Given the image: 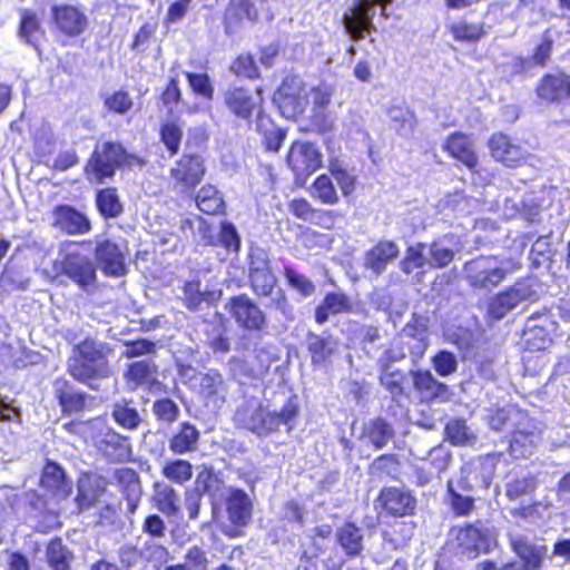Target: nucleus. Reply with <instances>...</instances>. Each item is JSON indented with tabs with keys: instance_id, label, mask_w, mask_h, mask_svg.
<instances>
[{
	"instance_id": "79ce46f5",
	"label": "nucleus",
	"mask_w": 570,
	"mask_h": 570,
	"mask_svg": "<svg viewBox=\"0 0 570 570\" xmlns=\"http://www.w3.org/2000/svg\"><path fill=\"white\" fill-rule=\"evenodd\" d=\"M414 389L428 400H434L448 394L446 384L438 381L429 370L412 371Z\"/></svg>"
},
{
	"instance_id": "4be33fe9",
	"label": "nucleus",
	"mask_w": 570,
	"mask_h": 570,
	"mask_svg": "<svg viewBox=\"0 0 570 570\" xmlns=\"http://www.w3.org/2000/svg\"><path fill=\"white\" fill-rule=\"evenodd\" d=\"M96 448L111 463H125L132 460L130 438L111 428L99 436Z\"/></svg>"
},
{
	"instance_id": "774afa93",
	"label": "nucleus",
	"mask_w": 570,
	"mask_h": 570,
	"mask_svg": "<svg viewBox=\"0 0 570 570\" xmlns=\"http://www.w3.org/2000/svg\"><path fill=\"white\" fill-rule=\"evenodd\" d=\"M115 480L124 497L141 494L140 478L131 468H119L115 471Z\"/></svg>"
},
{
	"instance_id": "9b49d317",
	"label": "nucleus",
	"mask_w": 570,
	"mask_h": 570,
	"mask_svg": "<svg viewBox=\"0 0 570 570\" xmlns=\"http://www.w3.org/2000/svg\"><path fill=\"white\" fill-rule=\"evenodd\" d=\"M205 175V159L196 153H184L169 169V177L174 187L187 195L195 193Z\"/></svg>"
},
{
	"instance_id": "58836bf2",
	"label": "nucleus",
	"mask_w": 570,
	"mask_h": 570,
	"mask_svg": "<svg viewBox=\"0 0 570 570\" xmlns=\"http://www.w3.org/2000/svg\"><path fill=\"white\" fill-rule=\"evenodd\" d=\"M389 118L396 135L403 138H410L419 125L414 110L409 106L390 107Z\"/></svg>"
},
{
	"instance_id": "338daca9",
	"label": "nucleus",
	"mask_w": 570,
	"mask_h": 570,
	"mask_svg": "<svg viewBox=\"0 0 570 570\" xmlns=\"http://www.w3.org/2000/svg\"><path fill=\"white\" fill-rule=\"evenodd\" d=\"M307 98L308 94L302 92L301 95H294L286 98H277L274 101L284 117L297 118L306 110L308 105Z\"/></svg>"
},
{
	"instance_id": "f257e3e1",
	"label": "nucleus",
	"mask_w": 570,
	"mask_h": 570,
	"mask_svg": "<svg viewBox=\"0 0 570 570\" xmlns=\"http://www.w3.org/2000/svg\"><path fill=\"white\" fill-rule=\"evenodd\" d=\"M375 509L379 517L393 520L382 532L384 540L395 547L407 544L416 527L415 522L404 520L415 515L417 510L413 491L397 485L383 487L375 499Z\"/></svg>"
},
{
	"instance_id": "423d86ee",
	"label": "nucleus",
	"mask_w": 570,
	"mask_h": 570,
	"mask_svg": "<svg viewBox=\"0 0 570 570\" xmlns=\"http://www.w3.org/2000/svg\"><path fill=\"white\" fill-rule=\"evenodd\" d=\"M222 101L227 111L236 119L252 122L255 117L264 115V98L259 87L229 85L222 92Z\"/></svg>"
},
{
	"instance_id": "2f4dec72",
	"label": "nucleus",
	"mask_w": 570,
	"mask_h": 570,
	"mask_svg": "<svg viewBox=\"0 0 570 570\" xmlns=\"http://www.w3.org/2000/svg\"><path fill=\"white\" fill-rule=\"evenodd\" d=\"M525 293L513 286L495 294L488 304L487 314L492 320L503 318L510 311L525 299Z\"/></svg>"
},
{
	"instance_id": "aec40b11",
	"label": "nucleus",
	"mask_w": 570,
	"mask_h": 570,
	"mask_svg": "<svg viewBox=\"0 0 570 570\" xmlns=\"http://www.w3.org/2000/svg\"><path fill=\"white\" fill-rule=\"evenodd\" d=\"M510 549L520 560L518 570H541L548 558V547L530 540L525 535H515L510 539Z\"/></svg>"
},
{
	"instance_id": "5701e85b",
	"label": "nucleus",
	"mask_w": 570,
	"mask_h": 570,
	"mask_svg": "<svg viewBox=\"0 0 570 570\" xmlns=\"http://www.w3.org/2000/svg\"><path fill=\"white\" fill-rule=\"evenodd\" d=\"M264 0H229L224 13L223 26L227 33L234 32L244 21L252 23L259 19L258 3Z\"/></svg>"
},
{
	"instance_id": "f3484780",
	"label": "nucleus",
	"mask_w": 570,
	"mask_h": 570,
	"mask_svg": "<svg viewBox=\"0 0 570 570\" xmlns=\"http://www.w3.org/2000/svg\"><path fill=\"white\" fill-rule=\"evenodd\" d=\"M541 439V431L535 423L530 419H524L511 432L508 453L515 460L527 459L534 453Z\"/></svg>"
},
{
	"instance_id": "7ed1b4c3",
	"label": "nucleus",
	"mask_w": 570,
	"mask_h": 570,
	"mask_svg": "<svg viewBox=\"0 0 570 570\" xmlns=\"http://www.w3.org/2000/svg\"><path fill=\"white\" fill-rule=\"evenodd\" d=\"M111 353L112 348L108 343L86 336L72 346L67 361V372L76 382L91 387L92 382L110 376Z\"/></svg>"
},
{
	"instance_id": "393cba45",
	"label": "nucleus",
	"mask_w": 570,
	"mask_h": 570,
	"mask_svg": "<svg viewBox=\"0 0 570 570\" xmlns=\"http://www.w3.org/2000/svg\"><path fill=\"white\" fill-rule=\"evenodd\" d=\"M55 397L63 415L81 413L87 407V393L77 391L73 384L60 376L53 381Z\"/></svg>"
},
{
	"instance_id": "6e6d98bb",
	"label": "nucleus",
	"mask_w": 570,
	"mask_h": 570,
	"mask_svg": "<svg viewBox=\"0 0 570 570\" xmlns=\"http://www.w3.org/2000/svg\"><path fill=\"white\" fill-rule=\"evenodd\" d=\"M184 76L194 96L212 101L215 96L213 81L207 72L185 71Z\"/></svg>"
},
{
	"instance_id": "e433bc0d",
	"label": "nucleus",
	"mask_w": 570,
	"mask_h": 570,
	"mask_svg": "<svg viewBox=\"0 0 570 570\" xmlns=\"http://www.w3.org/2000/svg\"><path fill=\"white\" fill-rule=\"evenodd\" d=\"M157 372L156 364L147 361H135L127 365L124 377L127 384L132 385V389L145 385L151 387L157 382Z\"/></svg>"
},
{
	"instance_id": "20e7f679",
	"label": "nucleus",
	"mask_w": 570,
	"mask_h": 570,
	"mask_svg": "<svg viewBox=\"0 0 570 570\" xmlns=\"http://www.w3.org/2000/svg\"><path fill=\"white\" fill-rule=\"evenodd\" d=\"M146 164L144 157L129 153L120 141L107 140L94 148L82 170L90 184L102 185L112 180L118 169H140Z\"/></svg>"
},
{
	"instance_id": "864d4df0",
	"label": "nucleus",
	"mask_w": 570,
	"mask_h": 570,
	"mask_svg": "<svg viewBox=\"0 0 570 570\" xmlns=\"http://www.w3.org/2000/svg\"><path fill=\"white\" fill-rule=\"evenodd\" d=\"M229 70L237 78H244L248 80H257L261 78L259 67L255 56L250 52H242L237 55L232 60Z\"/></svg>"
},
{
	"instance_id": "4c0bfd02",
	"label": "nucleus",
	"mask_w": 570,
	"mask_h": 570,
	"mask_svg": "<svg viewBox=\"0 0 570 570\" xmlns=\"http://www.w3.org/2000/svg\"><path fill=\"white\" fill-rule=\"evenodd\" d=\"M276 285L277 278L267 263L250 268L249 287L258 298L271 297Z\"/></svg>"
},
{
	"instance_id": "c756f323",
	"label": "nucleus",
	"mask_w": 570,
	"mask_h": 570,
	"mask_svg": "<svg viewBox=\"0 0 570 570\" xmlns=\"http://www.w3.org/2000/svg\"><path fill=\"white\" fill-rule=\"evenodd\" d=\"M198 394L206 405L209 403H224L226 401L227 384L223 374L216 368H210L203 373L199 379Z\"/></svg>"
},
{
	"instance_id": "a211bd4d",
	"label": "nucleus",
	"mask_w": 570,
	"mask_h": 570,
	"mask_svg": "<svg viewBox=\"0 0 570 570\" xmlns=\"http://www.w3.org/2000/svg\"><path fill=\"white\" fill-rule=\"evenodd\" d=\"M487 147L494 161L509 168L520 166L527 158V151L523 147L503 131L491 134Z\"/></svg>"
},
{
	"instance_id": "39448f33",
	"label": "nucleus",
	"mask_w": 570,
	"mask_h": 570,
	"mask_svg": "<svg viewBox=\"0 0 570 570\" xmlns=\"http://www.w3.org/2000/svg\"><path fill=\"white\" fill-rule=\"evenodd\" d=\"M454 551L462 559L474 560L498 546L493 531L482 521L469 522L453 529Z\"/></svg>"
},
{
	"instance_id": "3c124183",
	"label": "nucleus",
	"mask_w": 570,
	"mask_h": 570,
	"mask_svg": "<svg viewBox=\"0 0 570 570\" xmlns=\"http://www.w3.org/2000/svg\"><path fill=\"white\" fill-rule=\"evenodd\" d=\"M537 475L529 473L523 476H517L505 484V498L509 501H517L522 497L532 495L538 489Z\"/></svg>"
},
{
	"instance_id": "a878e982",
	"label": "nucleus",
	"mask_w": 570,
	"mask_h": 570,
	"mask_svg": "<svg viewBox=\"0 0 570 570\" xmlns=\"http://www.w3.org/2000/svg\"><path fill=\"white\" fill-rule=\"evenodd\" d=\"M95 257L106 276L121 277L127 274L125 256L116 243L109 239L98 243Z\"/></svg>"
},
{
	"instance_id": "412c9836",
	"label": "nucleus",
	"mask_w": 570,
	"mask_h": 570,
	"mask_svg": "<svg viewBox=\"0 0 570 570\" xmlns=\"http://www.w3.org/2000/svg\"><path fill=\"white\" fill-rule=\"evenodd\" d=\"M288 212L296 218L323 229L332 230L340 214L335 210L314 207L306 198L297 197L288 202Z\"/></svg>"
},
{
	"instance_id": "8fccbe9b",
	"label": "nucleus",
	"mask_w": 570,
	"mask_h": 570,
	"mask_svg": "<svg viewBox=\"0 0 570 570\" xmlns=\"http://www.w3.org/2000/svg\"><path fill=\"white\" fill-rule=\"evenodd\" d=\"M193 464L188 460L173 459L161 466V475L171 483L183 485L193 478Z\"/></svg>"
},
{
	"instance_id": "ea45409f",
	"label": "nucleus",
	"mask_w": 570,
	"mask_h": 570,
	"mask_svg": "<svg viewBox=\"0 0 570 570\" xmlns=\"http://www.w3.org/2000/svg\"><path fill=\"white\" fill-rule=\"evenodd\" d=\"M151 504L166 517H176L179 512L178 494L171 485L166 483H154Z\"/></svg>"
},
{
	"instance_id": "ddd939ff",
	"label": "nucleus",
	"mask_w": 570,
	"mask_h": 570,
	"mask_svg": "<svg viewBox=\"0 0 570 570\" xmlns=\"http://www.w3.org/2000/svg\"><path fill=\"white\" fill-rule=\"evenodd\" d=\"M534 318H538L539 323L523 332L522 361L524 363L529 361V354L544 352L553 344L552 333L558 327V323L548 313L533 314L531 320Z\"/></svg>"
},
{
	"instance_id": "09e8293b",
	"label": "nucleus",
	"mask_w": 570,
	"mask_h": 570,
	"mask_svg": "<svg viewBox=\"0 0 570 570\" xmlns=\"http://www.w3.org/2000/svg\"><path fill=\"white\" fill-rule=\"evenodd\" d=\"M224 482L217 475L212 466H203L197 473L194 485V494L199 497L208 495L209 501L212 498H217L216 493L223 488Z\"/></svg>"
},
{
	"instance_id": "49530a36",
	"label": "nucleus",
	"mask_w": 570,
	"mask_h": 570,
	"mask_svg": "<svg viewBox=\"0 0 570 570\" xmlns=\"http://www.w3.org/2000/svg\"><path fill=\"white\" fill-rule=\"evenodd\" d=\"M363 435L375 450H381L394 438V430L383 417H375L364 426Z\"/></svg>"
},
{
	"instance_id": "c9c22d12",
	"label": "nucleus",
	"mask_w": 570,
	"mask_h": 570,
	"mask_svg": "<svg viewBox=\"0 0 570 570\" xmlns=\"http://www.w3.org/2000/svg\"><path fill=\"white\" fill-rule=\"evenodd\" d=\"M256 130L262 136V142L266 151L277 153L286 138V130L276 126L272 118L264 114L256 120Z\"/></svg>"
},
{
	"instance_id": "f704fd0d",
	"label": "nucleus",
	"mask_w": 570,
	"mask_h": 570,
	"mask_svg": "<svg viewBox=\"0 0 570 570\" xmlns=\"http://www.w3.org/2000/svg\"><path fill=\"white\" fill-rule=\"evenodd\" d=\"M18 33L28 45L35 49L40 48L41 41L46 38V30L37 12L31 9L20 11Z\"/></svg>"
},
{
	"instance_id": "e2e57ef3",
	"label": "nucleus",
	"mask_w": 570,
	"mask_h": 570,
	"mask_svg": "<svg viewBox=\"0 0 570 570\" xmlns=\"http://www.w3.org/2000/svg\"><path fill=\"white\" fill-rule=\"evenodd\" d=\"M283 275L287 285L296 291L302 297H309L315 294L316 285L306 275L297 272L293 266L286 265Z\"/></svg>"
},
{
	"instance_id": "72a5a7b5",
	"label": "nucleus",
	"mask_w": 570,
	"mask_h": 570,
	"mask_svg": "<svg viewBox=\"0 0 570 570\" xmlns=\"http://www.w3.org/2000/svg\"><path fill=\"white\" fill-rule=\"evenodd\" d=\"M199 438L200 433L194 424L183 422L169 438L168 448L175 455L190 453L197 449Z\"/></svg>"
},
{
	"instance_id": "c03bdc74",
	"label": "nucleus",
	"mask_w": 570,
	"mask_h": 570,
	"mask_svg": "<svg viewBox=\"0 0 570 570\" xmlns=\"http://www.w3.org/2000/svg\"><path fill=\"white\" fill-rule=\"evenodd\" d=\"M195 202L198 209L205 215L215 216L225 213L223 196L212 184H206L199 188L195 195Z\"/></svg>"
},
{
	"instance_id": "0eeeda50",
	"label": "nucleus",
	"mask_w": 570,
	"mask_h": 570,
	"mask_svg": "<svg viewBox=\"0 0 570 570\" xmlns=\"http://www.w3.org/2000/svg\"><path fill=\"white\" fill-rule=\"evenodd\" d=\"M441 148L455 166L466 169L473 176L481 174V156L472 134L454 130L445 136Z\"/></svg>"
},
{
	"instance_id": "473e14b6",
	"label": "nucleus",
	"mask_w": 570,
	"mask_h": 570,
	"mask_svg": "<svg viewBox=\"0 0 570 570\" xmlns=\"http://www.w3.org/2000/svg\"><path fill=\"white\" fill-rule=\"evenodd\" d=\"M379 372V382L392 400L400 401L410 396V382L406 372L400 368H387L386 366Z\"/></svg>"
},
{
	"instance_id": "2eb2a0df",
	"label": "nucleus",
	"mask_w": 570,
	"mask_h": 570,
	"mask_svg": "<svg viewBox=\"0 0 570 570\" xmlns=\"http://www.w3.org/2000/svg\"><path fill=\"white\" fill-rule=\"evenodd\" d=\"M309 95L312 96V110L304 130L321 135L330 132L333 129V121L326 110L334 95V88L322 82L313 86L309 89Z\"/></svg>"
},
{
	"instance_id": "4d7b16f0",
	"label": "nucleus",
	"mask_w": 570,
	"mask_h": 570,
	"mask_svg": "<svg viewBox=\"0 0 570 570\" xmlns=\"http://www.w3.org/2000/svg\"><path fill=\"white\" fill-rule=\"evenodd\" d=\"M312 196L324 205H336L340 200L336 188L326 174L318 175L312 183Z\"/></svg>"
},
{
	"instance_id": "cd10ccee",
	"label": "nucleus",
	"mask_w": 570,
	"mask_h": 570,
	"mask_svg": "<svg viewBox=\"0 0 570 570\" xmlns=\"http://www.w3.org/2000/svg\"><path fill=\"white\" fill-rule=\"evenodd\" d=\"M535 94L539 99L550 104L570 98L568 73H544L537 83Z\"/></svg>"
},
{
	"instance_id": "6e6552de",
	"label": "nucleus",
	"mask_w": 570,
	"mask_h": 570,
	"mask_svg": "<svg viewBox=\"0 0 570 570\" xmlns=\"http://www.w3.org/2000/svg\"><path fill=\"white\" fill-rule=\"evenodd\" d=\"M464 278L474 291L490 292L507 277V271L497 266L495 257L480 255L464 263Z\"/></svg>"
},
{
	"instance_id": "13d9d810",
	"label": "nucleus",
	"mask_w": 570,
	"mask_h": 570,
	"mask_svg": "<svg viewBox=\"0 0 570 570\" xmlns=\"http://www.w3.org/2000/svg\"><path fill=\"white\" fill-rule=\"evenodd\" d=\"M157 28V22L146 21L135 32L129 48L136 56L145 57L147 55L156 37Z\"/></svg>"
},
{
	"instance_id": "9d476101",
	"label": "nucleus",
	"mask_w": 570,
	"mask_h": 570,
	"mask_svg": "<svg viewBox=\"0 0 570 570\" xmlns=\"http://www.w3.org/2000/svg\"><path fill=\"white\" fill-rule=\"evenodd\" d=\"M225 309L243 331L262 333L267 328L265 312L245 293L230 296L225 304Z\"/></svg>"
},
{
	"instance_id": "bb28decb",
	"label": "nucleus",
	"mask_w": 570,
	"mask_h": 570,
	"mask_svg": "<svg viewBox=\"0 0 570 570\" xmlns=\"http://www.w3.org/2000/svg\"><path fill=\"white\" fill-rule=\"evenodd\" d=\"M107 491V481L104 476L95 473H83L77 484L75 498L79 511L94 507Z\"/></svg>"
},
{
	"instance_id": "c85d7f7f",
	"label": "nucleus",
	"mask_w": 570,
	"mask_h": 570,
	"mask_svg": "<svg viewBox=\"0 0 570 570\" xmlns=\"http://www.w3.org/2000/svg\"><path fill=\"white\" fill-rule=\"evenodd\" d=\"M353 302L345 292H327L314 309V320L318 325L325 324L331 315L350 314Z\"/></svg>"
},
{
	"instance_id": "680f3d73",
	"label": "nucleus",
	"mask_w": 570,
	"mask_h": 570,
	"mask_svg": "<svg viewBox=\"0 0 570 570\" xmlns=\"http://www.w3.org/2000/svg\"><path fill=\"white\" fill-rule=\"evenodd\" d=\"M449 32L455 41L460 42H476L485 35L482 23L466 21H459L450 24Z\"/></svg>"
},
{
	"instance_id": "f8f14e48",
	"label": "nucleus",
	"mask_w": 570,
	"mask_h": 570,
	"mask_svg": "<svg viewBox=\"0 0 570 570\" xmlns=\"http://www.w3.org/2000/svg\"><path fill=\"white\" fill-rule=\"evenodd\" d=\"M286 163L295 179H306L322 167V154L309 141L294 140L287 151Z\"/></svg>"
},
{
	"instance_id": "69168bd1",
	"label": "nucleus",
	"mask_w": 570,
	"mask_h": 570,
	"mask_svg": "<svg viewBox=\"0 0 570 570\" xmlns=\"http://www.w3.org/2000/svg\"><path fill=\"white\" fill-rule=\"evenodd\" d=\"M330 343L328 338H324L315 333L307 334V351L313 365L323 364L331 357L333 348L330 346Z\"/></svg>"
},
{
	"instance_id": "b1692460",
	"label": "nucleus",
	"mask_w": 570,
	"mask_h": 570,
	"mask_svg": "<svg viewBox=\"0 0 570 570\" xmlns=\"http://www.w3.org/2000/svg\"><path fill=\"white\" fill-rule=\"evenodd\" d=\"M373 16L374 13L371 12V8L366 7V3L357 1L345 10L342 18L343 24L353 40H363L365 33L374 30Z\"/></svg>"
},
{
	"instance_id": "603ef678",
	"label": "nucleus",
	"mask_w": 570,
	"mask_h": 570,
	"mask_svg": "<svg viewBox=\"0 0 570 570\" xmlns=\"http://www.w3.org/2000/svg\"><path fill=\"white\" fill-rule=\"evenodd\" d=\"M446 441L454 446H464L475 441V435L470 431L463 419H451L444 426Z\"/></svg>"
},
{
	"instance_id": "052dcab7",
	"label": "nucleus",
	"mask_w": 570,
	"mask_h": 570,
	"mask_svg": "<svg viewBox=\"0 0 570 570\" xmlns=\"http://www.w3.org/2000/svg\"><path fill=\"white\" fill-rule=\"evenodd\" d=\"M159 140L165 146L169 156L177 155L183 140V129L179 124L173 120H166L160 124Z\"/></svg>"
},
{
	"instance_id": "4468645a",
	"label": "nucleus",
	"mask_w": 570,
	"mask_h": 570,
	"mask_svg": "<svg viewBox=\"0 0 570 570\" xmlns=\"http://www.w3.org/2000/svg\"><path fill=\"white\" fill-rule=\"evenodd\" d=\"M55 276H66L80 288L94 285L97 279L94 263L79 253H66L60 261L53 263Z\"/></svg>"
},
{
	"instance_id": "7c9ffc66",
	"label": "nucleus",
	"mask_w": 570,
	"mask_h": 570,
	"mask_svg": "<svg viewBox=\"0 0 570 570\" xmlns=\"http://www.w3.org/2000/svg\"><path fill=\"white\" fill-rule=\"evenodd\" d=\"M400 255V248L393 240H380L365 254V266L381 275L390 263Z\"/></svg>"
},
{
	"instance_id": "de8ad7c7",
	"label": "nucleus",
	"mask_w": 570,
	"mask_h": 570,
	"mask_svg": "<svg viewBox=\"0 0 570 570\" xmlns=\"http://www.w3.org/2000/svg\"><path fill=\"white\" fill-rule=\"evenodd\" d=\"M45 554L51 570H70L72 553L60 538L56 537L48 542Z\"/></svg>"
},
{
	"instance_id": "1a4fd4ad",
	"label": "nucleus",
	"mask_w": 570,
	"mask_h": 570,
	"mask_svg": "<svg viewBox=\"0 0 570 570\" xmlns=\"http://www.w3.org/2000/svg\"><path fill=\"white\" fill-rule=\"evenodd\" d=\"M50 22L56 36L66 40L81 37L89 27L85 10L72 3L53 4L50 9Z\"/></svg>"
},
{
	"instance_id": "5fc2aeb1",
	"label": "nucleus",
	"mask_w": 570,
	"mask_h": 570,
	"mask_svg": "<svg viewBox=\"0 0 570 570\" xmlns=\"http://www.w3.org/2000/svg\"><path fill=\"white\" fill-rule=\"evenodd\" d=\"M401 462L396 454L384 453L374 459L370 465L372 474L381 479L397 480Z\"/></svg>"
},
{
	"instance_id": "dca6fc26",
	"label": "nucleus",
	"mask_w": 570,
	"mask_h": 570,
	"mask_svg": "<svg viewBox=\"0 0 570 570\" xmlns=\"http://www.w3.org/2000/svg\"><path fill=\"white\" fill-rule=\"evenodd\" d=\"M40 489L52 500H67L72 493V482L65 468L58 462L47 459L39 478Z\"/></svg>"
},
{
	"instance_id": "37998d69",
	"label": "nucleus",
	"mask_w": 570,
	"mask_h": 570,
	"mask_svg": "<svg viewBox=\"0 0 570 570\" xmlns=\"http://www.w3.org/2000/svg\"><path fill=\"white\" fill-rule=\"evenodd\" d=\"M132 403V400L122 399L115 402L111 407L114 422L121 429L128 431L137 430L142 423V417Z\"/></svg>"
},
{
	"instance_id": "0e129e2a",
	"label": "nucleus",
	"mask_w": 570,
	"mask_h": 570,
	"mask_svg": "<svg viewBox=\"0 0 570 570\" xmlns=\"http://www.w3.org/2000/svg\"><path fill=\"white\" fill-rule=\"evenodd\" d=\"M553 51V39L550 30L547 29L539 43H537L528 56L527 60L532 67H546L551 59Z\"/></svg>"
},
{
	"instance_id": "a18cd8bd",
	"label": "nucleus",
	"mask_w": 570,
	"mask_h": 570,
	"mask_svg": "<svg viewBox=\"0 0 570 570\" xmlns=\"http://www.w3.org/2000/svg\"><path fill=\"white\" fill-rule=\"evenodd\" d=\"M95 204L99 215L105 219L117 218L124 212L116 187H105L97 190Z\"/></svg>"
},
{
	"instance_id": "a19ab883",
	"label": "nucleus",
	"mask_w": 570,
	"mask_h": 570,
	"mask_svg": "<svg viewBox=\"0 0 570 570\" xmlns=\"http://www.w3.org/2000/svg\"><path fill=\"white\" fill-rule=\"evenodd\" d=\"M336 541L350 558L357 557L363 551V534L353 522H344L335 533Z\"/></svg>"
},
{
	"instance_id": "6ab92c4d",
	"label": "nucleus",
	"mask_w": 570,
	"mask_h": 570,
	"mask_svg": "<svg viewBox=\"0 0 570 570\" xmlns=\"http://www.w3.org/2000/svg\"><path fill=\"white\" fill-rule=\"evenodd\" d=\"M51 218V226L66 235H85L91 230V223L87 215L68 204L55 206Z\"/></svg>"
},
{
	"instance_id": "bf43d9fd",
	"label": "nucleus",
	"mask_w": 570,
	"mask_h": 570,
	"mask_svg": "<svg viewBox=\"0 0 570 570\" xmlns=\"http://www.w3.org/2000/svg\"><path fill=\"white\" fill-rule=\"evenodd\" d=\"M107 114L124 116L134 108V100L125 89L115 90L102 98Z\"/></svg>"
},
{
	"instance_id": "f03ea898",
	"label": "nucleus",
	"mask_w": 570,
	"mask_h": 570,
	"mask_svg": "<svg viewBox=\"0 0 570 570\" xmlns=\"http://www.w3.org/2000/svg\"><path fill=\"white\" fill-rule=\"evenodd\" d=\"M254 511L253 498L242 488L229 487L222 500L212 498L209 523L227 539L243 538Z\"/></svg>"
}]
</instances>
